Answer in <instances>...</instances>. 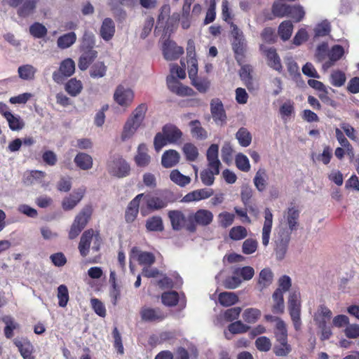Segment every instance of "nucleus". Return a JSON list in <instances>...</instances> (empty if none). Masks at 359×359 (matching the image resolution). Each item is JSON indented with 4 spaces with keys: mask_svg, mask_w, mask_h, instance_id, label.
I'll return each mask as SVG.
<instances>
[{
    "mask_svg": "<svg viewBox=\"0 0 359 359\" xmlns=\"http://www.w3.org/2000/svg\"><path fill=\"white\" fill-rule=\"evenodd\" d=\"M257 241L252 238L246 239L242 246V251L245 255L254 253L257 249Z\"/></svg>",
    "mask_w": 359,
    "mask_h": 359,
    "instance_id": "obj_64",
    "label": "nucleus"
},
{
    "mask_svg": "<svg viewBox=\"0 0 359 359\" xmlns=\"http://www.w3.org/2000/svg\"><path fill=\"white\" fill-rule=\"evenodd\" d=\"M274 280V273L271 269L266 267L262 269L257 278L255 289L260 293L264 292L270 287Z\"/></svg>",
    "mask_w": 359,
    "mask_h": 359,
    "instance_id": "obj_6",
    "label": "nucleus"
},
{
    "mask_svg": "<svg viewBox=\"0 0 359 359\" xmlns=\"http://www.w3.org/2000/svg\"><path fill=\"white\" fill-rule=\"evenodd\" d=\"M210 112L217 124L226 123V115L222 102L219 98H214L210 102Z\"/></svg>",
    "mask_w": 359,
    "mask_h": 359,
    "instance_id": "obj_10",
    "label": "nucleus"
},
{
    "mask_svg": "<svg viewBox=\"0 0 359 359\" xmlns=\"http://www.w3.org/2000/svg\"><path fill=\"white\" fill-rule=\"evenodd\" d=\"M161 299L163 304L172 306L178 302V294L175 291L166 292L162 294Z\"/></svg>",
    "mask_w": 359,
    "mask_h": 359,
    "instance_id": "obj_58",
    "label": "nucleus"
},
{
    "mask_svg": "<svg viewBox=\"0 0 359 359\" xmlns=\"http://www.w3.org/2000/svg\"><path fill=\"white\" fill-rule=\"evenodd\" d=\"M107 67L104 62L97 61L93 64L90 68L89 74L91 78L99 79L106 75Z\"/></svg>",
    "mask_w": 359,
    "mask_h": 359,
    "instance_id": "obj_37",
    "label": "nucleus"
},
{
    "mask_svg": "<svg viewBox=\"0 0 359 359\" xmlns=\"http://www.w3.org/2000/svg\"><path fill=\"white\" fill-rule=\"evenodd\" d=\"M265 55L269 66L279 72H281L283 67L276 50L273 48H270L265 51Z\"/></svg>",
    "mask_w": 359,
    "mask_h": 359,
    "instance_id": "obj_24",
    "label": "nucleus"
},
{
    "mask_svg": "<svg viewBox=\"0 0 359 359\" xmlns=\"http://www.w3.org/2000/svg\"><path fill=\"white\" fill-rule=\"evenodd\" d=\"M330 24L327 20H324L318 24L314 28V38L325 36L330 32Z\"/></svg>",
    "mask_w": 359,
    "mask_h": 359,
    "instance_id": "obj_51",
    "label": "nucleus"
},
{
    "mask_svg": "<svg viewBox=\"0 0 359 359\" xmlns=\"http://www.w3.org/2000/svg\"><path fill=\"white\" fill-rule=\"evenodd\" d=\"M213 195V190L212 189H201L192 191L187 194L182 199V202L191 203L194 201H198L203 199H206Z\"/></svg>",
    "mask_w": 359,
    "mask_h": 359,
    "instance_id": "obj_13",
    "label": "nucleus"
},
{
    "mask_svg": "<svg viewBox=\"0 0 359 359\" xmlns=\"http://www.w3.org/2000/svg\"><path fill=\"white\" fill-rule=\"evenodd\" d=\"M275 344L273 351L279 357L287 356L292 350V346L288 343L287 330L285 323L283 320H278L274 330Z\"/></svg>",
    "mask_w": 359,
    "mask_h": 359,
    "instance_id": "obj_2",
    "label": "nucleus"
},
{
    "mask_svg": "<svg viewBox=\"0 0 359 359\" xmlns=\"http://www.w3.org/2000/svg\"><path fill=\"white\" fill-rule=\"evenodd\" d=\"M239 144L244 147L249 146L252 141V135L245 128H241L236 134Z\"/></svg>",
    "mask_w": 359,
    "mask_h": 359,
    "instance_id": "obj_44",
    "label": "nucleus"
},
{
    "mask_svg": "<svg viewBox=\"0 0 359 359\" xmlns=\"http://www.w3.org/2000/svg\"><path fill=\"white\" fill-rule=\"evenodd\" d=\"M58 304L60 307H65L69 301V291L66 285H60L57 287Z\"/></svg>",
    "mask_w": 359,
    "mask_h": 359,
    "instance_id": "obj_57",
    "label": "nucleus"
},
{
    "mask_svg": "<svg viewBox=\"0 0 359 359\" xmlns=\"http://www.w3.org/2000/svg\"><path fill=\"white\" fill-rule=\"evenodd\" d=\"M183 133L180 128L172 123H167L162 128L161 133H157L154 137V146L158 152L168 144H177L182 140Z\"/></svg>",
    "mask_w": 359,
    "mask_h": 359,
    "instance_id": "obj_1",
    "label": "nucleus"
},
{
    "mask_svg": "<svg viewBox=\"0 0 359 359\" xmlns=\"http://www.w3.org/2000/svg\"><path fill=\"white\" fill-rule=\"evenodd\" d=\"M182 151L189 161H195L198 158V150L193 143H185L182 147Z\"/></svg>",
    "mask_w": 359,
    "mask_h": 359,
    "instance_id": "obj_42",
    "label": "nucleus"
},
{
    "mask_svg": "<svg viewBox=\"0 0 359 359\" xmlns=\"http://www.w3.org/2000/svg\"><path fill=\"white\" fill-rule=\"evenodd\" d=\"M95 36L92 32H85L80 46L81 50H94Z\"/></svg>",
    "mask_w": 359,
    "mask_h": 359,
    "instance_id": "obj_46",
    "label": "nucleus"
},
{
    "mask_svg": "<svg viewBox=\"0 0 359 359\" xmlns=\"http://www.w3.org/2000/svg\"><path fill=\"white\" fill-rule=\"evenodd\" d=\"M293 25L292 22L290 20H285L280 24L278 32L280 39L285 41L291 37Z\"/></svg>",
    "mask_w": 359,
    "mask_h": 359,
    "instance_id": "obj_38",
    "label": "nucleus"
},
{
    "mask_svg": "<svg viewBox=\"0 0 359 359\" xmlns=\"http://www.w3.org/2000/svg\"><path fill=\"white\" fill-rule=\"evenodd\" d=\"M266 172L264 168L259 169L254 177V184L259 191H263L266 187Z\"/></svg>",
    "mask_w": 359,
    "mask_h": 359,
    "instance_id": "obj_40",
    "label": "nucleus"
},
{
    "mask_svg": "<svg viewBox=\"0 0 359 359\" xmlns=\"http://www.w3.org/2000/svg\"><path fill=\"white\" fill-rule=\"evenodd\" d=\"M288 308L294 329L296 330H300L302 325V321L300 318L301 306H294Z\"/></svg>",
    "mask_w": 359,
    "mask_h": 359,
    "instance_id": "obj_54",
    "label": "nucleus"
},
{
    "mask_svg": "<svg viewBox=\"0 0 359 359\" xmlns=\"http://www.w3.org/2000/svg\"><path fill=\"white\" fill-rule=\"evenodd\" d=\"M253 195V191L252 188L250 187L245 186L243 187L241 191V198L244 204V205L247 208H252V198Z\"/></svg>",
    "mask_w": 359,
    "mask_h": 359,
    "instance_id": "obj_50",
    "label": "nucleus"
},
{
    "mask_svg": "<svg viewBox=\"0 0 359 359\" xmlns=\"http://www.w3.org/2000/svg\"><path fill=\"white\" fill-rule=\"evenodd\" d=\"M242 283L241 278L233 273V275L229 276L225 278L223 282V285L225 288L229 290H233L238 287Z\"/></svg>",
    "mask_w": 359,
    "mask_h": 359,
    "instance_id": "obj_61",
    "label": "nucleus"
},
{
    "mask_svg": "<svg viewBox=\"0 0 359 359\" xmlns=\"http://www.w3.org/2000/svg\"><path fill=\"white\" fill-rule=\"evenodd\" d=\"M248 231L243 226H235L229 231V237L233 241H238L245 238Z\"/></svg>",
    "mask_w": 359,
    "mask_h": 359,
    "instance_id": "obj_56",
    "label": "nucleus"
},
{
    "mask_svg": "<svg viewBox=\"0 0 359 359\" xmlns=\"http://www.w3.org/2000/svg\"><path fill=\"white\" fill-rule=\"evenodd\" d=\"M137 4V0H108L107 3L114 17L119 21L125 20L127 17V13L123 7L133 9Z\"/></svg>",
    "mask_w": 359,
    "mask_h": 359,
    "instance_id": "obj_4",
    "label": "nucleus"
},
{
    "mask_svg": "<svg viewBox=\"0 0 359 359\" xmlns=\"http://www.w3.org/2000/svg\"><path fill=\"white\" fill-rule=\"evenodd\" d=\"M164 58L166 60L172 61L177 60L184 53V48L170 39L164 41L162 47Z\"/></svg>",
    "mask_w": 359,
    "mask_h": 359,
    "instance_id": "obj_7",
    "label": "nucleus"
},
{
    "mask_svg": "<svg viewBox=\"0 0 359 359\" xmlns=\"http://www.w3.org/2000/svg\"><path fill=\"white\" fill-rule=\"evenodd\" d=\"M38 0H25L18 9V15L20 17L25 18L33 13Z\"/></svg>",
    "mask_w": 359,
    "mask_h": 359,
    "instance_id": "obj_33",
    "label": "nucleus"
},
{
    "mask_svg": "<svg viewBox=\"0 0 359 359\" xmlns=\"http://www.w3.org/2000/svg\"><path fill=\"white\" fill-rule=\"evenodd\" d=\"M219 303L225 307L231 306L238 302V297L234 292H223L218 296Z\"/></svg>",
    "mask_w": 359,
    "mask_h": 359,
    "instance_id": "obj_34",
    "label": "nucleus"
},
{
    "mask_svg": "<svg viewBox=\"0 0 359 359\" xmlns=\"http://www.w3.org/2000/svg\"><path fill=\"white\" fill-rule=\"evenodd\" d=\"M261 316V311L257 309L250 308L245 310L243 318L248 323H255Z\"/></svg>",
    "mask_w": 359,
    "mask_h": 359,
    "instance_id": "obj_55",
    "label": "nucleus"
},
{
    "mask_svg": "<svg viewBox=\"0 0 359 359\" xmlns=\"http://www.w3.org/2000/svg\"><path fill=\"white\" fill-rule=\"evenodd\" d=\"M147 111V105L145 103L139 104L133 111L130 118L126 121L121 135L122 140L129 139L141 126Z\"/></svg>",
    "mask_w": 359,
    "mask_h": 359,
    "instance_id": "obj_3",
    "label": "nucleus"
},
{
    "mask_svg": "<svg viewBox=\"0 0 359 359\" xmlns=\"http://www.w3.org/2000/svg\"><path fill=\"white\" fill-rule=\"evenodd\" d=\"M344 50L340 45H334L332 47L329 54L330 61L327 62V66L330 67L333 65L334 62L340 60L344 55Z\"/></svg>",
    "mask_w": 359,
    "mask_h": 359,
    "instance_id": "obj_45",
    "label": "nucleus"
},
{
    "mask_svg": "<svg viewBox=\"0 0 359 359\" xmlns=\"http://www.w3.org/2000/svg\"><path fill=\"white\" fill-rule=\"evenodd\" d=\"M290 8V5L280 1H274L272 5L271 12L275 17L283 18L288 15Z\"/></svg>",
    "mask_w": 359,
    "mask_h": 359,
    "instance_id": "obj_43",
    "label": "nucleus"
},
{
    "mask_svg": "<svg viewBox=\"0 0 359 359\" xmlns=\"http://www.w3.org/2000/svg\"><path fill=\"white\" fill-rule=\"evenodd\" d=\"M35 72V68L30 65H22L18 68L19 76L24 80L33 79Z\"/></svg>",
    "mask_w": 359,
    "mask_h": 359,
    "instance_id": "obj_47",
    "label": "nucleus"
},
{
    "mask_svg": "<svg viewBox=\"0 0 359 359\" xmlns=\"http://www.w3.org/2000/svg\"><path fill=\"white\" fill-rule=\"evenodd\" d=\"M131 258L137 259L140 264L151 265L155 262L154 254L148 252H142L137 248L131 250Z\"/></svg>",
    "mask_w": 359,
    "mask_h": 359,
    "instance_id": "obj_19",
    "label": "nucleus"
},
{
    "mask_svg": "<svg viewBox=\"0 0 359 359\" xmlns=\"http://www.w3.org/2000/svg\"><path fill=\"white\" fill-rule=\"evenodd\" d=\"M191 133L197 140H205L208 137L207 131L201 126L198 120H194L189 122Z\"/></svg>",
    "mask_w": 359,
    "mask_h": 359,
    "instance_id": "obj_30",
    "label": "nucleus"
},
{
    "mask_svg": "<svg viewBox=\"0 0 359 359\" xmlns=\"http://www.w3.org/2000/svg\"><path fill=\"white\" fill-rule=\"evenodd\" d=\"M272 311L276 314L283 313L285 309L283 294L279 290H275L272 294Z\"/></svg>",
    "mask_w": 359,
    "mask_h": 359,
    "instance_id": "obj_32",
    "label": "nucleus"
},
{
    "mask_svg": "<svg viewBox=\"0 0 359 359\" xmlns=\"http://www.w3.org/2000/svg\"><path fill=\"white\" fill-rule=\"evenodd\" d=\"M235 163L236 167L243 172H248L250 170V164L248 157L242 153L236 156Z\"/></svg>",
    "mask_w": 359,
    "mask_h": 359,
    "instance_id": "obj_53",
    "label": "nucleus"
},
{
    "mask_svg": "<svg viewBox=\"0 0 359 359\" xmlns=\"http://www.w3.org/2000/svg\"><path fill=\"white\" fill-rule=\"evenodd\" d=\"M180 154L174 149L166 150L161 157V165L165 168L176 165L180 161Z\"/></svg>",
    "mask_w": 359,
    "mask_h": 359,
    "instance_id": "obj_20",
    "label": "nucleus"
},
{
    "mask_svg": "<svg viewBox=\"0 0 359 359\" xmlns=\"http://www.w3.org/2000/svg\"><path fill=\"white\" fill-rule=\"evenodd\" d=\"M143 196L144 194H140L128 203L125 212V218L128 223H132L135 220L139 212L140 203Z\"/></svg>",
    "mask_w": 359,
    "mask_h": 359,
    "instance_id": "obj_12",
    "label": "nucleus"
},
{
    "mask_svg": "<svg viewBox=\"0 0 359 359\" xmlns=\"http://www.w3.org/2000/svg\"><path fill=\"white\" fill-rule=\"evenodd\" d=\"M14 344L18 348L24 359H34L32 356L33 346L26 339H15Z\"/></svg>",
    "mask_w": 359,
    "mask_h": 359,
    "instance_id": "obj_21",
    "label": "nucleus"
},
{
    "mask_svg": "<svg viewBox=\"0 0 359 359\" xmlns=\"http://www.w3.org/2000/svg\"><path fill=\"white\" fill-rule=\"evenodd\" d=\"M190 80L191 85L201 93H205L210 88V82L207 78H201L196 76L190 79Z\"/></svg>",
    "mask_w": 359,
    "mask_h": 359,
    "instance_id": "obj_41",
    "label": "nucleus"
},
{
    "mask_svg": "<svg viewBox=\"0 0 359 359\" xmlns=\"http://www.w3.org/2000/svg\"><path fill=\"white\" fill-rule=\"evenodd\" d=\"M116 32L115 23L110 18L103 20L100 29V36L106 41H110L114 36Z\"/></svg>",
    "mask_w": 359,
    "mask_h": 359,
    "instance_id": "obj_16",
    "label": "nucleus"
},
{
    "mask_svg": "<svg viewBox=\"0 0 359 359\" xmlns=\"http://www.w3.org/2000/svg\"><path fill=\"white\" fill-rule=\"evenodd\" d=\"M65 91L71 96L76 97L83 90V84L76 78L70 79L65 85Z\"/></svg>",
    "mask_w": 359,
    "mask_h": 359,
    "instance_id": "obj_28",
    "label": "nucleus"
},
{
    "mask_svg": "<svg viewBox=\"0 0 359 359\" xmlns=\"http://www.w3.org/2000/svg\"><path fill=\"white\" fill-rule=\"evenodd\" d=\"M278 287L276 290H279L282 294L289 291L292 286V279L287 275L280 276L278 280Z\"/></svg>",
    "mask_w": 359,
    "mask_h": 359,
    "instance_id": "obj_62",
    "label": "nucleus"
},
{
    "mask_svg": "<svg viewBox=\"0 0 359 359\" xmlns=\"http://www.w3.org/2000/svg\"><path fill=\"white\" fill-rule=\"evenodd\" d=\"M75 72V62L72 58L62 60L60 65L59 70L53 73V79L57 83H61L65 77H69Z\"/></svg>",
    "mask_w": 359,
    "mask_h": 359,
    "instance_id": "obj_5",
    "label": "nucleus"
},
{
    "mask_svg": "<svg viewBox=\"0 0 359 359\" xmlns=\"http://www.w3.org/2000/svg\"><path fill=\"white\" fill-rule=\"evenodd\" d=\"M93 211L91 205L84 206L75 217L73 224H87L91 218Z\"/></svg>",
    "mask_w": 359,
    "mask_h": 359,
    "instance_id": "obj_31",
    "label": "nucleus"
},
{
    "mask_svg": "<svg viewBox=\"0 0 359 359\" xmlns=\"http://www.w3.org/2000/svg\"><path fill=\"white\" fill-rule=\"evenodd\" d=\"M346 82L345 74L339 70L334 71L331 74V83L336 87L342 86Z\"/></svg>",
    "mask_w": 359,
    "mask_h": 359,
    "instance_id": "obj_63",
    "label": "nucleus"
},
{
    "mask_svg": "<svg viewBox=\"0 0 359 359\" xmlns=\"http://www.w3.org/2000/svg\"><path fill=\"white\" fill-rule=\"evenodd\" d=\"M170 179L177 185L184 187L191 182L189 176L182 174L178 170H172L170 174Z\"/></svg>",
    "mask_w": 359,
    "mask_h": 359,
    "instance_id": "obj_39",
    "label": "nucleus"
},
{
    "mask_svg": "<svg viewBox=\"0 0 359 359\" xmlns=\"http://www.w3.org/2000/svg\"><path fill=\"white\" fill-rule=\"evenodd\" d=\"M331 311L323 305H320L314 313L313 319L318 325H326L327 320L331 318Z\"/></svg>",
    "mask_w": 359,
    "mask_h": 359,
    "instance_id": "obj_27",
    "label": "nucleus"
},
{
    "mask_svg": "<svg viewBox=\"0 0 359 359\" xmlns=\"http://www.w3.org/2000/svg\"><path fill=\"white\" fill-rule=\"evenodd\" d=\"M255 344L256 348L262 352L269 351L272 346L270 339L264 336L257 338Z\"/></svg>",
    "mask_w": 359,
    "mask_h": 359,
    "instance_id": "obj_59",
    "label": "nucleus"
},
{
    "mask_svg": "<svg viewBox=\"0 0 359 359\" xmlns=\"http://www.w3.org/2000/svg\"><path fill=\"white\" fill-rule=\"evenodd\" d=\"M86 193V189L83 187L74 190L68 196L63 198L62 207L64 210H72L82 200Z\"/></svg>",
    "mask_w": 359,
    "mask_h": 359,
    "instance_id": "obj_11",
    "label": "nucleus"
},
{
    "mask_svg": "<svg viewBox=\"0 0 359 359\" xmlns=\"http://www.w3.org/2000/svg\"><path fill=\"white\" fill-rule=\"evenodd\" d=\"M167 86L169 90L180 96H191L194 94L192 88L183 86L172 75L168 76L166 79Z\"/></svg>",
    "mask_w": 359,
    "mask_h": 359,
    "instance_id": "obj_9",
    "label": "nucleus"
},
{
    "mask_svg": "<svg viewBox=\"0 0 359 359\" xmlns=\"http://www.w3.org/2000/svg\"><path fill=\"white\" fill-rule=\"evenodd\" d=\"M234 273L241 276L243 280H250L255 275V270L252 267L247 266L235 269Z\"/></svg>",
    "mask_w": 359,
    "mask_h": 359,
    "instance_id": "obj_60",
    "label": "nucleus"
},
{
    "mask_svg": "<svg viewBox=\"0 0 359 359\" xmlns=\"http://www.w3.org/2000/svg\"><path fill=\"white\" fill-rule=\"evenodd\" d=\"M140 316L142 320L144 321L162 320L165 318V315L159 309H152L147 306L141 309Z\"/></svg>",
    "mask_w": 359,
    "mask_h": 359,
    "instance_id": "obj_18",
    "label": "nucleus"
},
{
    "mask_svg": "<svg viewBox=\"0 0 359 359\" xmlns=\"http://www.w3.org/2000/svg\"><path fill=\"white\" fill-rule=\"evenodd\" d=\"M29 33L34 38L41 39L47 34V29L39 22H34L29 27Z\"/></svg>",
    "mask_w": 359,
    "mask_h": 359,
    "instance_id": "obj_52",
    "label": "nucleus"
},
{
    "mask_svg": "<svg viewBox=\"0 0 359 359\" xmlns=\"http://www.w3.org/2000/svg\"><path fill=\"white\" fill-rule=\"evenodd\" d=\"M143 198L145 200L147 209L151 211L163 209L168 204L165 200L157 196L144 194Z\"/></svg>",
    "mask_w": 359,
    "mask_h": 359,
    "instance_id": "obj_26",
    "label": "nucleus"
},
{
    "mask_svg": "<svg viewBox=\"0 0 359 359\" xmlns=\"http://www.w3.org/2000/svg\"><path fill=\"white\" fill-rule=\"evenodd\" d=\"M114 99L121 107H128L133 101L134 93L131 89L119 85L115 90Z\"/></svg>",
    "mask_w": 359,
    "mask_h": 359,
    "instance_id": "obj_8",
    "label": "nucleus"
},
{
    "mask_svg": "<svg viewBox=\"0 0 359 359\" xmlns=\"http://www.w3.org/2000/svg\"><path fill=\"white\" fill-rule=\"evenodd\" d=\"M213 219L212 213L207 210H198L194 215L196 224H210Z\"/></svg>",
    "mask_w": 359,
    "mask_h": 359,
    "instance_id": "obj_36",
    "label": "nucleus"
},
{
    "mask_svg": "<svg viewBox=\"0 0 359 359\" xmlns=\"http://www.w3.org/2000/svg\"><path fill=\"white\" fill-rule=\"evenodd\" d=\"M304 15L305 11L301 5L290 6L287 16H290L296 22L302 21Z\"/></svg>",
    "mask_w": 359,
    "mask_h": 359,
    "instance_id": "obj_49",
    "label": "nucleus"
},
{
    "mask_svg": "<svg viewBox=\"0 0 359 359\" xmlns=\"http://www.w3.org/2000/svg\"><path fill=\"white\" fill-rule=\"evenodd\" d=\"M81 51L82 53L79 58L78 67L81 71H85L97 58V51L95 50H81Z\"/></svg>",
    "mask_w": 359,
    "mask_h": 359,
    "instance_id": "obj_17",
    "label": "nucleus"
},
{
    "mask_svg": "<svg viewBox=\"0 0 359 359\" xmlns=\"http://www.w3.org/2000/svg\"><path fill=\"white\" fill-rule=\"evenodd\" d=\"M292 231L291 226H278L275 229L274 242L288 243Z\"/></svg>",
    "mask_w": 359,
    "mask_h": 359,
    "instance_id": "obj_25",
    "label": "nucleus"
},
{
    "mask_svg": "<svg viewBox=\"0 0 359 359\" xmlns=\"http://www.w3.org/2000/svg\"><path fill=\"white\" fill-rule=\"evenodd\" d=\"M134 161L137 167L144 168L149 165L151 156L148 154V149L144 143L139 144Z\"/></svg>",
    "mask_w": 359,
    "mask_h": 359,
    "instance_id": "obj_15",
    "label": "nucleus"
},
{
    "mask_svg": "<svg viewBox=\"0 0 359 359\" xmlns=\"http://www.w3.org/2000/svg\"><path fill=\"white\" fill-rule=\"evenodd\" d=\"M113 163L114 165V175L118 177H124L129 175L130 166L125 159L121 157H118L113 161Z\"/></svg>",
    "mask_w": 359,
    "mask_h": 359,
    "instance_id": "obj_22",
    "label": "nucleus"
},
{
    "mask_svg": "<svg viewBox=\"0 0 359 359\" xmlns=\"http://www.w3.org/2000/svg\"><path fill=\"white\" fill-rule=\"evenodd\" d=\"M93 238L98 241V235H95L94 231L92 229L86 231L82 234L79 244V250L82 257H86L88 254L90 243Z\"/></svg>",
    "mask_w": 359,
    "mask_h": 359,
    "instance_id": "obj_14",
    "label": "nucleus"
},
{
    "mask_svg": "<svg viewBox=\"0 0 359 359\" xmlns=\"http://www.w3.org/2000/svg\"><path fill=\"white\" fill-rule=\"evenodd\" d=\"M7 116H8L6 119L12 130H20L24 128L25 123L19 116H15L13 114H8Z\"/></svg>",
    "mask_w": 359,
    "mask_h": 359,
    "instance_id": "obj_48",
    "label": "nucleus"
},
{
    "mask_svg": "<svg viewBox=\"0 0 359 359\" xmlns=\"http://www.w3.org/2000/svg\"><path fill=\"white\" fill-rule=\"evenodd\" d=\"M232 48L235 53V58L238 62L241 61L246 50V43L245 38L234 39L232 41Z\"/></svg>",
    "mask_w": 359,
    "mask_h": 359,
    "instance_id": "obj_29",
    "label": "nucleus"
},
{
    "mask_svg": "<svg viewBox=\"0 0 359 359\" xmlns=\"http://www.w3.org/2000/svg\"><path fill=\"white\" fill-rule=\"evenodd\" d=\"M76 41V34L71 32L60 36L57 40V45L61 49H66L72 46Z\"/></svg>",
    "mask_w": 359,
    "mask_h": 359,
    "instance_id": "obj_35",
    "label": "nucleus"
},
{
    "mask_svg": "<svg viewBox=\"0 0 359 359\" xmlns=\"http://www.w3.org/2000/svg\"><path fill=\"white\" fill-rule=\"evenodd\" d=\"M76 165L83 170H88L92 168L93 165V160L90 155L79 152L74 160Z\"/></svg>",
    "mask_w": 359,
    "mask_h": 359,
    "instance_id": "obj_23",
    "label": "nucleus"
}]
</instances>
